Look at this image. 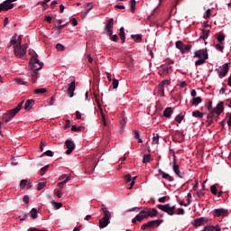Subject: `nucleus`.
Wrapping results in <instances>:
<instances>
[{
  "instance_id": "nucleus-52",
  "label": "nucleus",
  "mask_w": 231,
  "mask_h": 231,
  "mask_svg": "<svg viewBox=\"0 0 231 231\" xmlns=\"http://www.w3.org/2000/svg\"><path fill=\"white\" fill-rule=\"evenodd\" d=\"M71 131L80 133L82 131V127H80V126L77 127V125H72L71 126Z\"/></svg>"
},
{
  "instance_id": "nucleus-9",
  "label": "nucleus",
  "mask_w": 231,
  "mask_h": 231,
  "mask_svg": "<svg viewBox=\"0 0 231 231\" xmlns=\"http://www.w3.org/2000/svg\"><path fill=\"white\" fill-rule=\"evenodd\" d=\"M228 70H229V64L225 63L222 65V67H220V69H218L217 71L218 72V77H220V79H222L223 77L226 76Z\"/></svg>"
},
{
  "instance_id": "nucleus-61",
  "label": "nucleus",
  "mask_w": 231,
  "mask_h": 231,
  "mask_svg": "<svg viewBox=\"0 0 231 231\" xmlns=\"http://www.w3.org/2000/svg\"><path fill=\"white\" fill-rule=\"evenodd\" d=\"M111 40L114 42H118V35L116 34H112L111 35Z\"/></svg>"
},
{
  "instance_id": "nucleus-3",
  "label": "nucleus",
  "mask_w": 231,
  "mask_h": 231,
  "mask_svg": "<svg viewBox=\"0 0 231 231\" xmlns=\"http://www.w3.org/2000/svg\"><path fill=\"white\" fill-rule=\"evenodd\" d=\"M23 104H24V100L21 101L15 108H13L8 111V113H7L8 117L5 118V124H8V122H10V120H12V118H14V116H15V115H17V113H19V111H21V109H23Z\"/></svg>"
},
{
  "instance_id": "nucleus-5",
  "label": "nucleus",
  "mask_w": 231,
  "mask_h": 231,
  "mask_svg": "<svg viewBox=\"0 0 231 231\" xmlns=\"http://www.w3.org/2000/svg\"><path fill=\"white\" fill-rule=\"evenodd\" d=\"M162 220H151L145 224H143L141 226V230H148V228H154V226H160L162 225Z\"/></svg>"
},
{
  "instance_id": "nucleus-13",
  "label": "nucleus",
  "mask_w": 231,
  "mask_h": 231,
  "mask_svg": "<svg viewBox=\"0 0 231 231\" xmlns=\"http://www.w3.org/2000/svg\"><path fill=\"white\" fill-rule=\"evenodd\" d=\"M206 56L208 59V52L207 49H200L199 51H196L194 52V58L203 59Z\"/></svg>"
},
{
  "instance_id": "nucleus-59",
  "label": "nucleus",
  "mask_w": 231,
  "mask_h": 231,
  "mask_svg": "<svg viewBox=\"0 0 231 231\" xmlns=\"http://www.w3.org/2000/svg\"><path fill=\"white\" fill-rule=\"evenodd\" d=\"M23 201L28 205V203H30V197L28 195L23 196Z\"/></svg>"
},
{
  "instance_id": "nucleus-7",
  "label": "nucleus",
  "mask_w": 231,
  "mask_h": 231,
  "mask_svg": "<svg viewBox=\"0 0 231 231\" xmlns=\"http://www.w3.org/2000/svg\"><path fill=\"white\" fill-rule=\"evenodd\" d=\"M76 88L77 87L75 86V79H70V83L68 85L67 88V95L69 98H73Z\"/></svg>"
},
{
  "instance_id": "nucleus-44",
  "label": "nucleus",
  "mask_w": 231,
  "mask_h": 231,
  "mask_svg": "<svg viewBox=\"0 0 231 231\" xmlns=\"http://www.w3.org/2000/svg\"><path fill=\"white\" fill-rule=\"evenodd\" d=\"M151 162V154H145L143 158V163H149Z\"/></svg>"
},
{
  "instance_id": "nucleus-24",
  "label": "nucleus",
  "mask_w": 231,
  "mask_h": 231,
  "mask_svg": "<svg viewBox=\"0 0 231 231\" xmlns=\"http://www.w3.org/2000/svg\"><path fill=\"white\" fill-rule=\"evenodd\" d=\"M213 215H215V217H224L226 215V210L224 208H217Z\"/></svg>"
},
{
  "instance_id": "nucleus-33",
  "label": "nucleus",
  "mask_w": 231,
  "mask_h": 231,
  "mask_svg": "<svg viewBox=\"0 0 231 231\" xmlns=\"http://www.w3.org/2000/svg\"><path fill=\"white\" fill-rule=\"evenodd\" d=\"M163 115H164L165 118H171V115H172V108L171 107H167L164 110Z\"/></svg>"
},
{
  "instance_id": "nucleus-25",
  "label": "nucleus",
  "mask_w": 231,
  "mask_h": 231,
  "mask_svg": "<svg viewBox=\"0 0 231 231\" xmlns=\"http://www.w3.org/2000/svg\"><path fill=\"white\" fill-rule=\"evenodd\" d=\"M184 140V135L180 131H175V139L174 141L177 143H181Z\"/></svg>"
},
{
  "instance_id": "nucleus-62",
  "label": "nucleus",
  "mask_w": 231,
  "mask_h": 231,
  "mask_svg": "<svg viewBox=\"0 0 231 231\" xmlns=\"http://www.w3.org/2000/svg\"><path fill=\"white\" fill-rule=\"evenodd\" d=\"M177 215H184V209L183 208H178L177 211H175Z\"/></svg>"
},
{
  "instance_id": "nucleus-57",
  "label": "nucleus",
  "mask_w": 231,
  "mask_h": 231,
  "mask_svg": "<svg viewBox=\"0 0 231 231\" xmlns=\"http://www.w3.org/2000/svg\"><path fill=\"white\" fill-rule=\"evenodd\" d=\"M131 180H132L131 174L125 175V183H130Z\"/></svg>"
},
{
  "instance_id": "nucleus-17",
  "label": "nucleus",
  "mask_w": 231,
  "mask_h": 231,
  "mask_svg": "<svg viewBox=\"0 0 231 231\" xmlns=\"http://www.w3.org/2000/svg\"><path fill=\"white\" fill-rule=\"evenodd\" d=\"M209 112L210 113L208 116V125L210 126L214 123V120H217L218 116H217V113L214 111V109Z\"/></svg>"
},
{
  "instance_id": "nucleus-4",
  "label": "nucleus",
  "mask_w": 231,
  "mask_h": 231,
  "mask_svg": "<svg viewBox=\"0 0 231 231\" xmlns=\"http://www.w3.org/2000/svg\"><path fill=\"white\" fill-rule=\"evenodd\" d=\"M175 47L180 50V51L182 53V54H185L187 52H189L191 48H192V45L191 44H184L181 41H177L175 42Z\"/></svg>"
},
{
  "instance_id": "nucleus-34",
  "label": "nucleus",
  "mask_w": 231,
  "mask_h": 231,
  "mask_svg": "<svg viewBox=\"0 0 231 231\" xmlns=\"http://www.w3.org/2000/svg\"><path fill=\"white\" fill-rule=\"evenodd\" d=\"M44 93H48L47 88H36L34 90V95H44Z\"/></svg>"
},
{
  "instance_id": "nucleus-53",
  "label": "nucleus",
  "mask_w": 231,
  "mask_h": 231,
  "mask_svg": "<svg viewBox=\"0 0 231 231\" xmlns=\"http://www.w3.org/2000/svg\"><path fill=\"white\" fill-rule=\"evenodd\" d=\"M46 187V182H40L37 187V190H42Z\"/></svg>"
},
{
  "instance_id": "nucleus-11",
  "label": "nucleus",
  "mask_w": 231,
  "mask_h": 231,
  "mask_svg": "<svg viewBox=\"0 0 231 231\" xmlns=\"http://www.w3.org/2000/svg\"><path fill=\"white\" fill-rule=\"evenodd\" d=\"M65 146L68 149L66 154H71L75 151V143L69 139L66 140Z\"/></svg>"
},
{
  "instance_id": "nucleus-40",
  "label": "nucleus",
  "mask_w": 231,
  "mask_h": 231,
  "mask_svg": "<svg viewBox=\"0 0 231 231\" xmlns=\"http://www.w3.org/2000/svg\"><path fill=\"white\" fill-rule=\"evenodd\" d=\"M39 215L37 214V208H32L31 210V217H32V219H37Z\"/></svg>"
},
{
  "instance_id": "nucleus-21",
  "label": "nucleus",
  "mask_w": 231,
  "mask_h": 231,
  "mask_svg": "<svg viewBox=\"0 0 231 231\" xmlns=\"http://www.w3.org/2000/svg\"><path fill=\"white\" fill-rule=\"evenodd\" d=\"M217 113V117H219V116L224 112V102H220L217 105V107L213 109Z\"/></svg>"
},
{
  "instance_id": "nucleus-16",
  "label": "nucleus",
  "mask_w": 231,
  "mask_h": 231,
  "mask_svg": "<svg viewBox=\"0 0 231 231\" xmlns=\"http://www.w3.org/2000/svg\"><path fill=\"white\" fill-rule=\"evenodd\" d=\"M85 11L81 13L82 19H86V16L93 10V3H88L84 5Z\"/></svg>"
},
{
  "instance_id": "nucleus-6",
  "label": "nucleus",
  "mask_w": 231,
  "mask_h": 231,
  "mask_svg": "<svg viewBox=\"0 0 231 231\" xmlns=\"http://www.w3.org/2000/svg\"><path fill=\"white\" fill-rule=\"evenodd\" d=\"M157 208H159L160 210H162V212H166L170 216L174 215V206H171V204H165V205L158 204Z\"/></svg>"
},
{
  "instance_id": "nucleus-41",
  "label": "nucleus",
  "mask_w": 231,
  "mask_h": 231,
  "mask_svg": "<svg viewBox=\"0 0 231 231\" xmlns=\"http://www.w3.org/2000/svg\"><path fill=\"white\" fill-rule=\"evenodd\" d=\"M207 60H208V56L206 55L205 58L199 59V60H197V61L195 62V65H196V66H200V65L204 64Z\"/></svg>"
},
{
  "instance_id": "nucleus-63",
  "label": "nucleus",
  "mask_w": 231,
  "mask_h": 231,
  "mask_svg": "<svg viewBox=\"0 0 231 231\" xmlns=\"http://www.w3.org/2000/svg\"><path fill=\"white\" fill-rule=\"evenodd\" d=\"M226 116H228L227 125H228L229 127H231V114H230V113H227V114H226Z\"/></svg>"
},
{
  "instance_id": "nucleus-56",
  "label": "nucleus",
  "mask_w": 231,
  "mask_h": 231,
  "mask_svg": "<svg viewBox=\"0 0 231 231\" xmlns=\"http://www.w3.org/2000/svg\"><path fill=\"white\" fill-rule=\"evenodd\" d=\"M187 198H188V199H187V203H186L185 207L189 206L191 203V198H192L191 194L188 193Z\"/></svg>"
},
{
  "instance_id": "nucleus-19",
  "label": "nucleus",
  "mask_w": 231,
  "mask_h": 231,
  "mask_svg": "<svg viewBox=\"0 0 231 231\" xmlns=\"http://www.w3.org/2000/svg\"><path fill=\"white\" fill-rule=\"evenodd\" d=\"M174 172L175 174L180 177V178H183L185 176L184 171H181L180 170V165H178V163H176V157H174Z\"/></svg>"
},
{
  "instance_id": "nucleus-12",
  "label": "nucleus",
  "mask_w": 231,
  "mask_h": 231,
  "mask_svg": "<svg viewBox=\"0 0 231 231\" xmlns=\"http://www.w3.org/2000/svg\"><path fill=\"white\" fill-rule=\"evenodd\" d=\"M171 84V82L167 79L162 80L157 87V91L159 93V95H161L162 97H163L164 95V90L163 88H165V86H169Z\"/></svg>"
},
{
  "instance_id": "nucleus-18",
  "label": "nucleus",
  "mask_w": 231,
  "mask_h": 231,
  "mask_svg": "<svg viewBox=\"0 0 231 231\" xmlns=\"http://www.w3.org/2000/svg\"><path fill=\"white\" fill-rule=\"evenodd\" d=\"M143 210H141L140 214L136 215L134 218H133L132 223L136 224L137 221H143V219H147L145 213Z\"/></svg>"
},
{
  "instance_id": "nucleus-60",
  "label": "nucleus",
  "mask_w": 231,
  "mask_h": 231,
  "mask_svg": "<svg viewBox=\"0 0 231 231\" xmlns=\"http://www.w3.org/2000/svg\"><path fill=\"white\" fill-rule=\"evenodd\" d=\"M212 105H213L212 100H209V102L206 106L208 111H212V108H213Z\"/></svg>"
},
{
  "instance_id": "nucleus-26",
  "label": "nucleus",
  "mask_w": 231,
  "mask_h": 231,
  "mask_svg": "<svg viewBox=\"0 0 231 231\" xmlns=\"http://www.w3.org/2000/svg\"><path fill=\"white\" fill-rule=\"evenodd\" d=\"M215 39L218 41V43L223 44L226 39V35L223 32H218L215 35Z\"/></svg>"
},
{
  "instance_id": "nucleus-49",
  "label": "nucleus",
  "mask_w": 231,
  "mask_h": 231,
  "mask_svg": "<svg viewBox=\"0 0 231 231\" xmlns=\"http://www.w3.org/2000/svg\"><path fill=\"white\" fill-rule=\"evenodd\" d=\"M210 189H211V193H212L213 195H215V196L217 195V188L216 185H212L211 188H210Z\"/></svg>"
},
{
  "instance_id": "nucleus-29",
  "label": "nucleus",
  "mask_w": 231,
  "mask_h": 231,
  "mask_svg": "<svg viewBox=\"0 0 231 231\" xmlns=\"http://www.w3.org/2000/svg\"><path fill=\"white\" fill-rule=\"evenodd\" d=\"M210 30L203 29L200 36V40H207L209 36Z\"/></svg>"
},
{
  "instance_id": "nucleus-28",
  "label": "nucleus",
  "mask_w": 231,
  "mask_h": 231,
  "mask_svg": "<svg viewBox=\"0 0 231 231\" xmlns=\"http://www.w3.org/2000/svg\"><path fill=\"white\" fill-rule=\"evenodd\" d=\"M119 37L121 39V44H124V42H125V31L124 27L119 29Z\"/></svg>"
},
{
  "instance_id": "nucleus-39",
  "label": "nucleus",
  "mask_w": 231,
  "mask_h": 231,
  "mask_svg": "<svg viewBox=\"0 0 231 231\" xmlns=\"http://www.w3.org/2000/svg\"><path fill=\"white\" fill-rule=\"evenodd\" d=\"M160 142V134H152V143L156 144Z\"/></svg>"
},
{
  "instance_id": "nucleus-43",
  "label": "nucleus",
  "mask_w": 231,
  "mask_h": 231,
  "mask_svg": "<svg viewBox=\"0 0 231 231\" xmlns=\"http://www.w3.org/2000/svg\"><path fill=\"white\" fill-rule=\"evenodd\" d=\"M48 169H50L49 165L42 167L40 171L41 176H44V174H46V172H48Z\"/></svg>"
},
{
  "instance_id": "nucleus-58",
  "label": "nucleus",
  "mask_w": 231,
  "mask_h": 231,
  "mask_svg": "<svg viewBox=\"0 0 231 231\" xmlns=\"http://www.w3.org/2000/svg\"><path fill=\"white\" fill-rule=\"evenodd\" d=\"M26 183H28V180H22L21 183H20V188L21 189H24V187H26Z\"/></svg>"
},
{
  "instance_id": "nucleus-42",
  "label": "nucleus",
  "mask_w": 231,
  "mask_h": 231,
  "mask_svg": "<svg viewBox=\"0 0 231 231\" xmlns=\"http://www.w3.org/2000/svg\"><path fill=\"white\" fill-rule=\"evenodd\" d=\"M37 75H39V72L32 70V84H35V82H37Z\"/></svg>"
},
{
  "instance_id": "nucleus-55",
  "label": "nucleus",
  "mask_w": 231,
  "mask_h": 231,
  "mask_svg": "<svg viewBox=\"0 0 231 231\" xmlns=\"http://www.w3.org/2000/svg\"><path fill=\"white\" fill-rule=\"evenodd\" d=\"M112 86L114 89H116V88H118V79H114L112 82Z\"/></svg>"
},
{
  "instance_id": "nucleus-23",
  "label": "nucleus",
  "mask_w": 231,
  "mask_h": 231,
  "mask_svg": "<svg viewBox=\"0 0 231 231\" xmlns=\"http://www.w3.org/2000/svg\"><path fill=\"white\" fill-rule=\"evenodd\" d=\"M201 231H221L220 226H206Z\"/></svg>"
},
{
  "instance_id": "nucleus-15",
  "label": "nucleus",
  "mask_w": 231,
  "mask_h": 231,
  "mask_svg": "<svg viewBox=\"0 0 231 231\" xmlns=\"http://www.w3.org/2000/svg\"><path fill=\"white\" fill-rule=\"evenodd\" d=\"M169 73H172V67H171L169 65L164 66L159 69V75L161 77H165L166 75H169Z\"/></svg>"
},
{
  "instance_id": "nucleus-32",
  "label": "nucleus",
  "mask_w": 231,
  "mask_h": 231,
  "mask_svg": "<svg viewBox=\"0 0 231 231\" xmlns=\"http://www.w3.org/2000/svg\"><path fill=\"white\" fill-rule=\"evenodd\" d=\"M159 172L162 174V176L164 180H168V181H172V177L171 175H169V173H165L162 170H160Z\"/></svg>"
},
{
  "instance_id": "nucleus-1",
  "label": "nucleus",
  "mask_w": 231,
  "mask_h": 231,
  "mask_svg": "<svg viewBox=\"0 0 231 231\" xmlns=\"http://www.w3.org/2000/svg\"><path fill=\"white\" fill-rule=\"evenodd\" d=\"M101 210L104 214V217L99 220V227L106 228V226H107V225L110 223L111 212L107 210V208L104 204L101 206Z\"/></svg>"
},
{
  "instance_id": "nucleus-10",
  "label": "nucleus",
  "mask_w": 231,
  "mask_h": 231,
  "mask_svg": "<svg viewBox=\"0 0 231 231\" xmlns=\"http://www.w3.org/2000/svg\"><path fill=\"white\" fill-rule=\"evenodd\" d=\"M143 214L147 217H156L158 216V210L156 208H145L143 209Z\"/></svg>"
},
{
  "instance_id": "nucleus-35",
  "label": "nucleus",
  "mask_w": 231,
  "mask_h": 231,
  "mask_svg": "<svg viewBox=\"0 0 231 231\" xmlns=\"http://www.w3.org/2000/svg\"><path fill=\"white\" fill-rule=\"evenodd\" d=\"M115 20L113 18H110L108 21H107V23L106 25V29L108 30V29H113V26H115Z\"/></svg>"
},
{
  "instance_id": "nucleus-46",
  "label": "nucleus",
  "mask_w": 231,
  "mask_h": 231,
  "mask_svg": "<svg viewBox=\"0 0 231 231\" xmlns=\"http://www.w3.org/2000/svg\"><path fill=\"white\" fill-rule=\"evenodd\" d=\"M11 44H14V46H17V33H15V34L11 38Z\"/></svg>"
},
{
  "instance_id": "nucleus-36",
  "label": "nucleus",
  "mask_w": 231,
  "mask_h": 231,
  "mask_svg": "<svg viewBox=\"0 0 231 231\" xmlns=\"http://www.w3.org/2000/svg\"><path fill=\"white\" fill-rule=\"evenodd\" d=\"M129 5L131 12L134 14V10H136V0H130Z\"/></svg>"
},
{
  "instance_id": "nucleus-64",
  "label": "nucleus",
  "mask_w": 231,
  "mask_h": 231,
  "mask_svg": "<svg viewBox=\"0 0 231 231\" xmlns=\"http://www.w3.org/2000/svg\"><path fill=\"white\" fill-rule=\"evenodd\" d=\"M106 35L111 37V35H113V29H106Z\"/></svg>"
},
{
  "instance_id": "nucleus-31",
  "label": "nucleus",
  "mask_w": 231,
  "mask_h": 231,
  "mask_svg": "<svg viewBox=\"0 0 231 231\" xmlns=\"http://www.w3.org/2000/svg\"><path fill=\"white\" fill-rule=\"evenodd\" d=\"M134 138L138 141V143H143V141L140 138V132L138 130L134 131Z\"/></svg>"
},
{
  "instance_id": "nucleus-20",
  "label": "nucleus",
  "mask_w": 231,
  "mask_h": 231,
  "mask_svg": "<svg viewBox=\"0 0 231 231\" xmlns=\"http://www.w3.org/2000/svg\"><path fill=\"white\" fill-rule=\"evenodd\" d=\"M205 223V217H199V218H195L192 222H191V225L193 226H203Z\"/></svg>"
},
{
  "instance_id": "nucleus-48",
  "label": "nucleus",
  "mask_w": 231,
  "mask_h": 231,
  "mask_svg": "<svg viewBox=\"0 0 231 231\" xmlns=\"http://www.w3.org/2000/svg\"><path fill=\"white\" fill-rule=\"evenodd\" d=\"M51 203L54 204V208H56V210H59V208H60V207H62L61 202H55V200H52Z\"/></svg>"
},
{
  "instance_id": "nucleus-37",
  "label": "nucleus",
  "mask_w": 231,
  "mask_h": 231,
  "mask_svg": "<svg viewBox=\"0 0 231 231\" xmlns=\"http://www.w3.org/2000/svg\"><path fill=\"white\" fill-rule=\"evenodd\" d=\"M184 117H185V115H184V113L181 112V113H180V114L175 117V122L180 124L181 121L184 119Z\"/></svg>"
},
{
  "instance_id": "nucleus-38",
  "label": "nucleus",
  "mask_w": 231,
  "mask_h": 231,
  "mask_svg": "<svg viewBox=\"0 0 231 231\" xmlns=\"http://www.w3.org/2000/svg\"><path fill=\"white\" fill-rule=\"evenodd\" d=\"M69 180H71V176H68L67 179H65L63 181L59 182L58 187H60V189H62L64 187V185H66V183H68V181H69Z\"/></svg>"
},
{
  "instance_id": "nucleus-22",
  "label": "nucleus",
  "mask_w": 231,
  "mask_h": 231,
  "mask_svg": "<svg viewBox=\"0 0 231 231\" xmlns=\"http://www.w3.org/2000/svg\"><path fill=\"white\" fill-rule=\"evenodd\" d=\"M34 105H35V100H33V99L26 100V102L24 104L25 111H30L32 109V107H33Z\"/></svg>"
},
{
  "instance_id": "nucleus-51",
  "label": "nucleus",
  "mask_w": 231,
  "mask_h": 231,
  "mask_svg": "<svg viewBox=\"0 0 231 231\" xmlns=\"http://www.w3.org/2000/svg\"><path fill=\"white\" fill-rule=\"evenodd\" d=\"M132 39H135V41L137 42H140V41H142V35H140V34H136V35L132 34Z\"/></svg>"
},
{
  "instance_id": "nucleus-14",
  "label": "nucleus",
  "mask_w": 231,
  "mask_h": 231,
  "mask_svg": "<svg viewBox=\"0 0 231 231\" xmlns=\"http://www.w3.org/2000/svg\"><path fill=\"white\" fill-rule=\"evenodd\" d=\"M14 8V4H11L8 0L4 1L0 5V10L4 12H8V10H12Z\"/></svg>"
},
{
  "instance_id": "nucleus-2",
  "label": "nucleus",
  "mask_w": 231,
  "mask_h": 231,
  "mask_svg": "<svg viewBox=\"0 0 231 231\" xmlns=\"http://www.w3.org/2000/svg\"><path fill=\"white\" fill-rule=\"evenodd\" d=\"M29 64L32 71H39V69H42V66H44V63L41 62L35 56L31 57Z\"/></svg>"
},
{
  "instance_id": "nucleus-54",
  "label": "nucleus",
  "mask_w": 231,
  "mask_h": 231,
  "mask_svg": "<svg viewBox=\"0 0 231 231\" xmlns=\"http://www.w3.org/2000/svg\"><path fill=\"white\" fill-rule=\"evenodd\" d=\"M15 82H16L17 84H19L20 86H24V85H26V81H24V80H23V79H15Z\"/></svg>"
},
{
  "instance_id": "nucleus-27",
  "label": "nucleus",
  "mask_w": 231,
  "mask_h": 231,
  "mask_svg": "<svg viewBox=\"0 0 231 231\" xmlns=\"http://www.w3.org/2000/svg\"><path fill=\"white\" fill-rule=\"evenodd\" d=\"M203 102L202 98L200 97H193L190 101V104L193 106H198L199 104H201Z\"/></svg>"
},
{
  "instance_id": "nucleus-50",
  "label": "nucleus",
  "mask_w": 231,
  "mask_h": 231,
  "mask_svg": "<svg viewBox=\"0 0 231 231\" xmlns=\"http://www.w3.org/2000/svg\"><path fill=\"white\" fill-rule=\"evenodd\" d=\"M204 195H205V192L202 190V189H200L199 191H198L195 195H194V197L195 198H201V197H204Z\"/></svg>"
},
{
  "instance_id": "nucleus-45",
  "label": "nucleus",
  "mask_w": 231,
  "mask_h": 231,
  "mask_svg": "<svg viewBox=\"0 0 231 231\" xmlns=\"http://www.w3.org/2000/svg\"><path fill=\"white\" fill-rule=\"evenodd\" d=\"M222 44H223V43H220V42L215 44V49H217V51H218L223 52L224 47H223Z\"/></svg>"
},
{
  "instance_id": "nucleus-30",
  "label": "nucleus",
  "mask_w": 231,
  "mask_h": 231,
  "mask_svg": "<svg viewBox=\"0 0 231 231\" xmlns=\"http://www.w3.org/2000/svg\"><path fill=\"white\" fill-rule=\"evenodd\" d=\"M204 115H205V113L200 112V111H199V110H195V111H193V113H192V116H193V117H196V118H199V119L203 118Z\"/></svg>"
},
{
  "instance_id": "nucleus-8",
  "label": "nucleus",
  "mask_w": 231,
  "mask_h": 231,
  "mask_svg": "<svg viewBox=\"0 0 231 231\" xmlns=\"http://www.w3.org/2000/svg\"><path fill=\"white\" fill-rule=\"evenodd\" d=\"M14 53L18 59H23L24 55H26V51L21 48V45L14 46Z\"/></svg>"
},
{
  "instance_id": "nucleus-47",
  "label": "nucleus",
  "mask_w": 231,
  "mask_h": 231,
  "mask_svg": "<svg viewBox=\"0 0 231 231\" xmlns=\"http://www.w3.org/2000/svg\"><path fill=\"white\" fill-rule=\"evenodd\" d=\"M56 49L58 50V51H64V50H66V47H64V45H62V43H58L56 45Z\"/></svg>"
}]
</instances>
